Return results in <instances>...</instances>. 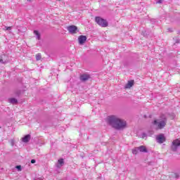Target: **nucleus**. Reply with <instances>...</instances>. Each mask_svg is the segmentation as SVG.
<instances>
[{
  "label": "nucleus",
  "mask_w": 180,
  "mask_h": 180,
  "mask_svg": "<svg viewBox=\"0 0 180 180\" xmlns=\"http://www.w3.org/2000/svg\"><path fill=\"white\" fill-rule=\"evenodd\" d=\"M28 1H32V0H27Z\"/></svg>",
  "instance_id": "25"
},
{
  "label": "nucleus",
  "mask_w": 180,
  "mask_h": 180,
  "mask_svg": "<svg viewBox=\"0 0 180 180\" xmlns=\"http://www.w3.org/2000/svg\"><path fill=\"white\" fill-rule=\"evenodd\" d=\"M140 153H148L147 148L145 146H141L138 147Z\"/></svg>",
  "instance_id": "12"
},
{
  "label": "nucleus",
  "mask_w": 180,
  "mask_h": 180,
  "mask_svg": "<svg viewBox=\"0 0 180 180\" xmlns=\"http://www.w3.org/2000/svg\"><path fill=\"white\" fill-rule=\"evenodd\" d=\"M96 22L99 25V26H101V27H108L109 25L106 20L101 17H96Z\"/></svg>",
  "instance_id": "3"
},
{
  "label": "nucleus",
  "mask_w": 180,
  "mask_h": 180,
  "mask_svg": "<svg viewBox=\"0 0 180 180\" xmlns=\"http://www.w3.org/2000/svg\"><path fill=\"white\" fill-rule=\"evenodd\" d=\"M30 134L25 135L23 138H22V143H29L30 141Z\"/></svg>",
  "instance_id": "10"
},
{
  "label": "nucleus",
  "mask_w": 180,
  "mask_h": 180,
  "mask_svg": "<svg viewBox=\"0 0 180 180\" xmlns=\"http://www.w3.org/2000/svg\"><path fill=\"white\" fill-rule=\"evenodd\" d=\"M17 169H18V171H22V167L20 165L16 166Z\"/></svg>",
  "instance_id": "19"
},
{
  "label": "nucleus",
  "mask_w": 180,
  "mask_h": 180,
  "mask_svg": "<svg viewBox=\"0 0 180 180\" xmlns=\"http://www.w3.org/2000/svg\"><path fill=\"white\" fill-rule=\"evenodd\" d=\"M107 124L115 129V130H124L127 127V122L124 120L120 119L116 115H110L106 118Z\"/></svg>",
  "instance_id": "1"
},
{
  "label": "nucleus",
  "mask_w": 180,
  "mask_h": 180,
  "mask_svg": "<svg viewBox=\"0 0 180 180\" xmlns=\"http://www.w3.org/2000/svg\"><path fill=\"white\" fill-rule=\"evenodd\" d=\"M64 165V159L61 158L58 160V163L56 164L57 168H61Z\"/></svg>",
  "instance_id": "11"
},
{
  "label": "nucleus",
  "mask_w": 180,
  "mask_h": 180,
  "mask_svg": "<svg viewBox=\"0 0 180 180\" xmlns=\"http://www.w3.org/2000/svg\"><path fill=\"white\" fill-rule=\"evenodd\" d=\"M144 137H146V134H143L142 136V139H144Z\"/></svg>",
  "instance_id": "24"
},
{
  "label": "nucleus",
  "mask_w": 180,
  "mask_h": 180,
  "mask_svg": "<svg viewBox=\"0 0 180 180\" xmlns=\"http://www.w3.org/2000/svg\"><path fill=\"white\" fill-rule=\"evenodd\" d=\"M157 4H162V0H159L158 1H157Z\"/></svg>",
  "instance_id": "23"
},
{
  "label": "nucleus",
  "mask_w": 180,
  "mask_h": 180,
  "mask_svg": "<svg viewBox=\"0 0 180 180\" xmlns=\"http://www.w3.org/2000/svg\"><path fill=\"white\" fill-rule=\"evenodd\" d=\"M153 124L157 129L161 130V129H164L167 125V117L162 115L159 119L153 122Z\"/></svg>",
  "instance_id": "2"
},
{
  "label": "nucleus",
  "mask_w": 180,
  "mask_h": 180,
  "mask_svg": "<svg viewBox=\"0 0 180 180\" xmlns=\"http://www.w3.org/2000/svg\"><path fill=\"white\" fill-rule=\"evenodd\" d=\"M78 41L79 44L82 46V44H84L85 43V41H86V36L85 35H80L78 37Z\"/></svg>",
  "instance_id": "8"
},
{
  "label": "nucleus",
  "mask_w": 180,
  "mask_h": 180,
  "mask_svg": "<svg viewBox=\"0 0 180 180\" xmlns=\"http://www.w3.org/2000/svg\"><path fill=\"white\" fill-rule=\"evenodd\" d=\"M134 85V80H131L127 82V84L125 85L124 88L125 89H130L131 86Z\"/></svg>",
  "instance_id": "9"
},
{
  "label": "nucleus",
  "mask_w": 180,
  "mask_h": 180,
  "mask_svg": "<svg viewBox=\"0 0 180 180\" xmlns=\"http://www.w3.org/2000/svg\"><path fill=\"white\" fill-rule=\"evenodd\" d=\"M35 163H36V160L32 159V160H31V164H35Z\"/></svg>",
  "instance_id": "22"
},
{
  "label": "nucleus",
  "mask_w": 180,
  "mask_h": 180,
  "mask_svg": "<svg viewBox=\"0 0 180 180\" xmlns=\"http://www.w3.org/2000/svg\"><path fill=\"white\" fill-rule=\"evenodd\" d=\"M156 140L158 143L162 144V143L165 141V136H164V134H161L156 137Z\"/></svg>",
  "instance_id": "7"
},
{
  "label": "nucleus",
  "mask_w": 180,
  "mask_h": 180,
  "mask_svg": "<svg viewBox=\"0 0 180 180\" xmlns=\"http://www.w3.org/2000/svg\"><path fill=\"white\" fill-rule=\"evenodd\" d=\"M174 178H176V179L179 178V174L178 173H174Z\"/></svg>",
  "instance_id": "20"
},
{
  "label": "nucleus",
  "mask_w": 180,
  "mask_h": 180,
  "mask_svg": "<svg viewBox=\"0 0 180 180\" xmlns=\"http://www.w3.org/2000/svg\"><path fill=\"white\" fill-rule=\"evenodd\" d=\"M34 34H35V36H37V39L38 40H40V32H39V31L34 30Z\"/></svg>",
  "instance_id": "16"
},
{
  "label": "nucleus",
  "mask_w": 180,
  "mask_h": 180,
  "mask_svg": "<svg viewBox=\"0 0 180 180\" xmlns=\"http://www.w3.org/2000/svg\"><path fill=\"white\" fill-rule=\"evenodd\" d=\"M36 60H37V61H40V60H41V53H37L36 55Z\"/></svg>",
  "instance_id": "17"
},
{
  "label": "nucleus",
  "mask_w": 180,
  "mask_h": 180,
  "mask_svg": "<svg viewBox=\"0 0 180 180\" xmlns=\"http://www.w3.org/2000/svg\"><path fill=\"white\" fill-rule=\"evenodd\" d=\"M8 102L10 103H12V105H16V103H18V99H16V98H9Z\"/></svg>",
  "instance_id": "13"
},
{
  "label": "nucleus",
  "mask_w": 180,
  "mask_h": 180,
  "mask_svg": "<svg viewBox=\"0 0 180 180\" xmlns=\"http://www.w3.org/2000/svg\"><path fill=\"white\" fill-rule=\"evenodd\" d=\"M11 143L12 146H15V141L13 139L11 140Z\"/></svg>",
  "instance_id": "21"
},
{
  "label": "nucleus",
  "mask_w": 180,
  "mask_h": 180,
  "mask_svg": "<svg viewBox=\"0 0 180 180\" xmlns=\"http://www.w3.org/2000/svg\"><path fill=\"white\" fill-rule=\"evenodd\" d=\"M4 57H5V55H0L1 64H6V60H4Z\"/></svg>",
  "instance_id": "14"
},
{
  "label": "nucleus",
  "mask_w": 180,
  "mask_h": 180,
  "mask_svg": "<svg viewBox=\"0 0 180 180\" xmlns=\"http://www.w3.org/2000/svg\"><path fill=\"white\" fill-rule=\"evenodd\" d=\"M139 151H140L139 147H136L132 149V153H134L135 155H137V154H139Z\"/></svg>",
  "instance_id": "15"
},
{
  "label": "nucleus",
  "mask_w": 180,
  "mask_h": 180,
  "mask_svg": "<svg viewBox=\"0 0 180 180\" xmlns=\"http://www.w3.org/2000/svg\"><path fill=\"white\" fill-rule=\"evenodd\" d=\"M69 32L71 33V34H75L77 33V31L78 30V27L75 25H70L67 27Z\"/></svg>",
  "instance_id": "6"
},
{
  "label": "nucleus",
  "mask_w": 180,
  "mask_h": 180,
  "mask_svg": "<svg viewBox=\"0 0 180 180\" xmlns=\"http://www.w3.org/2000/svg\"><path fill=\"white\" fill-rule=\"evenodd\" d=\"M6 29H4V30H12V27H5Z\"/></svg>",
  "instance_id": "18"
},
{
  "label": "nucleus",
  "mask_w": 180,
  "mask_h": 180,
  "mask_svg": "<svg viewBox=\"0 0 180 180\" xmlns=\"http://www.w3.org/2000/svg\"><path fill=\"white\" fill-rule=\"evenodd\" d=\"M179 147H180V139L174 140L172 141V151H176Z\"/></svg>",
  "instance_id": "4"
},
{
  "label": "nucleus",
  "mask_w": 180,
  "mask_h": 180,
  "mask_svg": "<svg viewBox=\"0 0 180 180\" xmlns=\"http://www.w3.org/2000/svg\"><path fill=\"white\" fill-rule=\"evenodd\" d=\"M79 79L82 82H86V81L91 79V75L89 74L84 73L80 75Z\"/></svg>",
  "instance_id": "5"
}]
</instances>
